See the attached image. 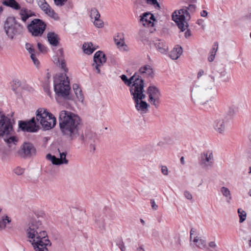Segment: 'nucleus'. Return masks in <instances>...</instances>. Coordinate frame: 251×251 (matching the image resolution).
I'll return each mask as SVG.
<instances>
[{
  "mask_svg": "<svg viewBox=\"0 0 251 251\" xmlns=\"http://www.w3.org/2000/svg\"><path fill=\"white\" fill-rule=\"evenodd\" d=\"M54 89L58 97L69 99L71 87L68 77L66 74H62L54 77Z\"/></svg>",
  "mask_w": 251,
  "mask_h": 251,
  "instance_id": "39448f33",
  "label": "nucleus"
},
{
  "mask_svg": "<svg viewBox=\"0 0 251 251\" xmlns=\"http://www.w3.org/2000/svg\"><path fill=\"white\" fill-rule=\"evenodd\" d=\"M5 32H6V34L11 39H12L14 37V35L15 34L16 30L15 29V26H13L12 27H9V28H4Z\"/></svg>",
  "mask_w": 251,
  "mask_h": 251,
  "instance_id": "4c0bfd02",
  "label": "nucleus"
},
{
  "mask_svg": "<svg viewBox=\"0 0 251 251\" xmlns=\"http://www.w3.org/2000/svg\"><path fill=\"white\" fill-rule=\"evenodd\" d=\"M97 47L94 46L91 42H88L84 43L82 49L85 53L91 54L97 49Z\"/></svg>",
  "mask_w": 251,
  "mask_h": 251,
  "instance_id": "a878e982",
  "label": "nucleus"
},
{
  "mask_svg": "<svg viewBox=\"0 0 251 251\" xmlns=\"http://www.w3.org/2000/svg\"><path fill=\"white\" fill-rule=\"evenodd\" d=\"M13 127L10 120L4 115H0V136L3 138L4 141L11 148V150H14L18 142V138L11 135Z\"/></svg>",
  "mask_w": 251,
  "mask_h": 251,
  "instance_id": "20e7f679",
  "label": "nucleus"
},
{
  "mask_svg": "<svg viewBox=\"0 0 251 251\" xmlns=\"http://www.w3.org/2000/svg\"><path fill=\"white\" fill-rule=\"evenodd\" d=\"M155 21L154 16L150 13H145L141 16L140 21L144 26H153Z\"/></svg>",
  "mask_w": 251,
  "mask_h": 251,
  "instance_id": "aec40b11",
  "label": "nucleus"
},
{
  "mask_svg": "<svg viewBox=\"0 0 251 251\" xmlns=\"http://www.w3.org/2000/svg\"><path fill=\"white\" fill-rule=\"evenodd\" d=\"M36 2L40 9L46 15L55 20L58 19L57 14L50 7L45 0H36Z\"/></svg>",
  "mask_w": 251,
  "mask_h": 251,
  "instance_id": "f8f14e48",
  "label": "nucleus"
},
{
  "mask_svg": "<svg viewBox=\"0 0 251 251\" xmlns=\"http://www.w3.org/2000/svg\"><path fill=\"white\" fill-rule=\"evenodd\" d=\"M161 172L164 175H167L168 173V168L165 166H162L161 167Z\"/></svg>",
  "mask_w": 251,
  "mask_h": 251,
  "instance_id": "3c124183",
  "label": "nucleus"
},
{
  "mask_svg": "<svg viewBox=\"0 0 251 251\" xmlns=\"http://www.w3.org/2000/svg\"><path fill=\"white\" fill-rule=\"evenodd\" d=\"M191 35V31L190 30H187V31L185 32V37L186 38L190 37Z\"/></svg>",
  "mask_w": 251,
  "mask_h": 251,
  "instance_id": "13d9d810",
  "label": "nucleus"
},
{
  "mask_svg": "<svg viewBox=\"0 0 251 251\" xmlns=\"http://www.w3.org/2000/svg\"><path fill=\"white\" fill-rule=\"evenodd\" d=\"M73 89L78 100L83 102L84 98L79 86L77 84H74L73 85Z\"/></svg>",
  "mask_w": 251,
  "mask_h": 251,
  "instance_id": "cd10ccee",
  "label": "nucleus"
},
{
  "mask_svg": "<svg viewBox=\"0 0 251 251\" xmlns=\"http://www.w3.org/2000/svg\"><path fill=\"white\" fill-rule=\"evenodd\" d=\"M151 204L153 210H156L158 208V205L156 204L153 200H151Z\"/></svg>",
  "mask_w": 251,
  "mask_h": 251,
  "instance_id": "864d4df0",
  "label": "nucleus"
},
{
  "mask_svg": "<svg viewBox=\"0 0 251 251\" xmlns=\"http://www.w3.org/2000/svg\"><path fill=\"white\" fill-rule=\"evenodd\" d=\"M207 12L206 10H203L202 11H201V17H205L207 15Z\"/></svg>",
  "mask_w": 251,
  "mask_h": 251,
  "instance_id": "052dcab7",
  "label": "nucleus"
},
{
  "mask_svg": "<svg viewBox=\"0 0 251 251\" xmlns=\"http://www.w3.org/2000/svg\"><path fill=\"white\" fill-rule=\"evenodd\" d=\"M114 41L118 48L122 50H127V47L125 43L124 37L123 34H119L114 38Z\"/></svg>",
  "mask_w": 251,
  "mask_h": 251,
  "instance_id": "4be33fe9",
  "label": "nucleus"
},
{
  "mask_svg": "<svg viewBox=\"0 0 251 251\" xmlns=\"http://www.w3.org/2000/svg\"><path fill=\"white\" fill-rule=\"evenodd\" d=\"M237 213L239 218V223H243L247 218V213L243 209L239 208L237 209Z\"/></svg>",
  "mask_w": 251,
  "mask_h": 251,
  "instance_id": "c9c22d12",
  "label": "nucleus"
},
{
  "mask_svg": "<svg viewBox=\"0 0 251 251\" xmlns=\"http://www.w3.org/2000/svg\"><path fill=\"white\" fill-rule=\"evenodd\" d=\"M226 74V72L225 71H224L221 73V75L222 76H225Z\"/></svg>",
  "mask_w": 251,
  "mask_h": 251,
  "instance_id": "774afa93",
  "label": "nucleus"
},
{
  "mask_svg": "<svg viewBox=\"0 0 251 251\" xmlns=\"http://www.w3.org/2000/svg\"><path fill=\"white\" fill-rule=\"evenodd\" d=\"M208 246L213 249H215L217 248V245L214 241L210 242L208 244Z\"/></svg>",
  "mask_w": 251,
  "mask_h": 251,
  "instance_id": "603ef678",
  "label": "nucleus"
},
{
  "mask_svg": "<svg viewBox=\"0 0 251 251\" xmlns=\"http://www.w3.org/2000/svg\"><path fill=\"white\" fill-rule=\"evenodd\" d=\"M80 122L79 117L74 113L66 110L60 112L59 124L60 130L64 135L71 140L77 136Z\"/></svg>",
  "mask_w": 251,
  "mask_h": 251,
  "instance_id": "f03ea898",
  "label": "nucleus"
},
{
  "mask_svg": "<svg viewBox=\"0 0 251 251\" xmlns=\"http://www.w3.org/2000/svg\"><path fill=\"white\" fill-rule=\"evenodd\" d=\"M139 73L144 77L152 78L154 76L153 70L149 65L142 66L139 70Z\"/></svg>",
  "mask_w": 251,
  "mask_h": 251,
  "instance_id": "412c9836",
  "label": "nucleus"
},
{
  "mask_svg": "<svg viewBox=\"0 0 251 251\" xmlns=\"http://www.w3.org/2000/svg\"><path fill=\"white\" fill-rule=\"evenodd\" d=\"M204 74V72L203 70H200L198 73L197 74V77L198 78H200L201 77L202 75H203Z\"/></svg>",
  "mask_w": 251,
  "mask_h": 251,
  "instance_id": "4d7b16f0",
  "label": "nucleus"
},
{
  "mask_svg": "<svg viewBox=\"0 0 251 251\" xmlns=\"http://www.w3.org/2000/svg\"><path fill=\"white\" fill-rule=\"evenodd\" d=\"M221 192L222 195L226 198V201L230 202L232 199V197L229 190L227 187L223 186L221 189Z\"/></svg>",
  "mask_w": 251,
  "mask_h": 251,
  "instance_id": "473e14b6",
  "label": "nucleus"
},
{
  "mask_svg": "<svg viewBox=\"0 0 251 251\" xmlns=\"http://www.w3.org/2000/svg\"><path fill=\"white\" fill-rule=\"evenodd\" d=\"M47 37L48 42L51 46L56 47L59 44L60 38L58 35L54 32L50 31L48 32Z\"/></svg>",
  "mask_w": 251,
  "mask_h": 251,
  "instance_id": "5701e85b",
  "label": "nucleus"
},
{
  "mask_svg": "<svg viewBox=\"0 0 251 251\" xmlns=\"http://www.w3.org/2000/svg\"><path fill=\"white\" fill-rule=\"evenodd\" d=\"M190 241H192L195 245L200 249H208L205 238L197 236L196 229L194 228L191 229L190 231Z\"/></svg>",
  "mask_w": 251,
  "mask_h": 251,
  "instance_id": "9b49d317",
  "label": "nucleus"
},
{
  "mask_svg": "<svg viewBox=\"0 0 251 251\" xmlns=\"http://www.w3.org/2000/svg\"><path fill=\"white\" fill-rule=\"evenodd\" d=\"M182 53V48L180 45H176L174 48V60L178 59L181 55Z\"/></svg>",
  "mask_w": 251,
  "mask_h": 251,
  "instance_id": "72a5a7b5",
  "label": "nucleus"
},
{
  "mask_svg": "<svg viewBox=\"0 0 251 251\" xmlns=\"http://www.w3.org/2000/svg\"><path fill=\"white\" fill-rule=\"evenodd\" d=\"M11 222V219L7 215H4L0 218V230L5 229L7 225L10 223Z\"/></svg>",
  "mask_w": 251,
  "mask_h": 251,
  "instance_id": "bb28decb",
  "label": "nucleus"
},
{
  "mask_svg": "<svg viewBox=\"0 0 251 251\" xmlns=\"http://www.w3.org/2000/svg\"><path fill=\"white\" fill-rule=\"evenodd\" d=\"M25 48L30 54V57L34 65L38 67L40 65V61L37 57V53H36L35 49L32 45L30 43H26L25 45Z\"/></svg>",
  "mask_w": 251,
  "mask_h": 251,
  "instance_id": "6ab92c4d",
  "label": "nucleus"
},
{
  "mask_svg": "<svg viewBox=\"0 0 251 251\" xmlns=\"http://www.w3.org/2000/svg\"><path fill=\"white\" fill-rule=\"evenodd\" d=\"M20 15L23 21L25 22L29 17V15L27 13V9H21L20 11Z\"/></svg>",
  "mask_w": 251,
  "mask_h": 251,
  "instance_id": "ea45409f",
  "label": "nucleus"
},
{
  "mask_svg": "<svg viewBox=\"0 0 251 251\" xmlns=\"http://www.w3.org/2000/svg\"><path fill=\"white\" fill-rule=\"evenodd\" d=\"M199 164L204 170H209L214 163L213 151L212 150H206L201 153L199 158Z\"/></svg>",
  "mask_w": 251,
  "mask_h": 251,
  "instance_id": "6e6552de",
  "label": "nucleus"
},
{
  "mask_svg": "<svg viewBox=\"0 0 251 251\" xmlns=\"http://www.w3.org/2000/svg\"><path fill=\"white\" fill-rule=\"evenodd\" d=\"M89 145V149L90 151L91 152H94L95 151V143H91L90 144H88Z\"/></svg>",
  "mask_w": 251,
  "mask_h": 251,
  "instance_id": "8fccbe9b",
  "label": "nucleus"
},
{
  "mask_svg": "<svg viewBox=\"0 0 251 251\" xmlns=\"http://www.w3.org/2000/svg\"><path fill=\"white\" fill-rule=\"evenodd\" d=\"M34 0H25V1H26V2L28 3H30V4H32L34 2Z\"/></svg>",
  "mask_w": 251,
  "mask_h": 251,
  "instance_id": "338daca9",
  "label": "nucleus"
},
{
  "mask_svg": "<svg viewBox=\"0 0 251 251\" xmlns=\"http://www.w3.org/2000/svg\"><path fill=\"white\" fill-rule=\"evenodd\" d=\"M246 19L251 20V8L249 9L248 14L246 16Z\"/></svg>",
  "mask_w": 251,
  "mask_h": 251,
  "instance_id": "bf43d9fd",
  "label": "nucleus"
},
{
  "mask_svg": "<svg viewBox=\"0 0 251 251\" xmlns=\"http://www.w3.org/2000/svg\"><path fill=\"white\" fill-rule=\"evenodd\" d=\"M146 2L149 4L152 5L155 8L160 9L161 8L160 4L157 2V0H146Z\"/></svg>",
  "mask_w": 251,
  "mask_h": 251,
  "instance_id": "a19ab883",
  "label": "nucleus"
},
{
  "mask_svg": "<svg viewBox=\"0 0 251 251\" xmlns=\"http://www.w3.org/2000/svg\"><path fill=\"white\" fill-rule=\"evenodd\" d=\"M184 8L187 9L188 13H189V15L191 16V14L194 13L196 11L197 6L194 4H191Z\"/></svg>",
  "mask_w": 251,
  "mask_h": 251,
  "instance_id": "58836bf2",
  "label": "nucleus"
},
{
  "mask_svg": "<svg viewBox=\"0 0 251 251\" xmlns=\"http://www.w3.org/2000/svg\"><path fill=\"white\" fill-rule=\"evenodd\" d=\"M36 120L39 122L44 130L50 129L55 126L56 118L47 109L40 108L36 111Z\"/></svg>",
  "mask_w": 251,
  "mask_h": 251,
  "instance_id": "423d86ee",
  "label": "nucleus"
},
{
  "mask_svg": "<svg viewBox=\"0 0 251 251\" xmlns=\"http://www.w3.org/2000/svg\"><path fill=\"white\" fill-rule=\"evenodd\" d=\"M25 230L28 241L35 251H49L48 247L51 246V243L40 221L31 220Z\"/></svg>",
  "mask_w": 251,
  "mask_h": 251,
  "instance_id": "f257e3e1",
  "label": "nucleus"
},
{
  "mask_svg": "<svg viewBox=\"0 0 251 251\" xmlns=\"http://www.w3.org/2000/svg\"><path fill=\"white\" fill-rule=\"evenodd\" d=\"M97 139L96 135L93 133H88L86 135L85 140L84 137L83 136L82 137V140L85 142L87 144H90L91 143H95Z\"/></svg>",
  "mask_w": 251,
  "mask_h": 251,
  "instance_id": "c756f323",
  "label": "nucleus"
},
{
  "mask_svg": "<svg viewBox=\"0 0 251 251\" xmlns=\"http://www.w3.org/2000/svg\"><path fill=\"white\" fill-rule=\"evenodd\" d=\"M37 46L39 50L42 52H45L47 51V48L43 45L40 43L37 44Z\"/></svg>",
  "mask_w": 251,
  "mask_h": 251,
  "instance_id": "49530a36",
  "label": "nucleus"
},
{
  "mask_svg": "<svg viewBox=\"0 0 251 251\" xmlns=\"http://www.w3.org/2000/svg\"><path fill=\"white\" fill-rule=\"evenodd\" d=\"M15 18L13 17H9L6 20L4 24V28H9L15 26Z\"/></svg>",
  "mask_w": 251,
  "mask_h": 251,
  "instance_id": "f704fd0d",
  "label": "nucleus"
},
{
  "mask_svg": "<svg viewBox=\"0 0 251 251\" xmlns=\"http://www.w3.org/2000/svg\"><path fill=\"white\" fill-rule=\"evenodd\" d=\"M96 225L98 228L100 230L105 228V219L103 216H100L96 219Z\"/></svg>",
  "mask_w": 251,
  "mask_h": 251,
  "instance_id": "2f4dec72",
  "label": "nucleus"
},
{
  "mask_svg": "<svg viewBox=\"0 0 251 251\" xmlns=\"http://www.w3.org/2000/svg\"><path fill=\"white\" fill-rule=\"evenodd\" d=\"M19 126L22 130L29 132H36L39 129V126L36 124L34 118L28 122L20 121Z\"/></svg>",
  "mask_w": 251,
  "mask_h": 251,
  "instance_id": "ddd939ff",
  "label": "nucleus"
},
{
  "mask_svg": "<svg viewBox=\"0 0 251 251\" xmlns=\"http://www.w3.org/2000/svg\"><path fill=\"white\" fill-rule=\"evenodd\" d=\"M180 163L182 165H184L185 162V160H184V157L183 156H182L181 158H180Z\"/></svg>",
  "mask_w": 251,
  "mask_h": 251,
  "instance_id": "e2e57ef3",
  "label": "nucleus"
},
{
  "mask_svg": "<svg viewBox=\"0 0 251 251\" xmlns=\"http://www.w3.org/2000/svg\"><path fill=\"white\" fill-rule=\"evenodd\" d=\"M21 85V82L19 80L16 79H14L12 82V89L13 90L15 91L17 87L20 86Z\"/></svg>",
  "mask_w": 251,
  "mask_h": 251,
  "instance_id": "37998d69",
  "label": "nucleus"
},
{
  "mask_svg": "<svg viewBox=\"0 0 251 251\" xmlns=\"http://www.w3.org/2000/svg\"><path fill=\"white\" fill-rule=\"evenodd\" d=\"M134 84L130 86V92L133 97L137 110L142 113H145L147 110L148 104L143 100L146 98L144 92V81L138 80Z\"/></svg>",
  "mask_w": 251,
  "mask_h": 251,
  "instance_id": "7ed1b4c3",
  "label": "nucleus"
},
{
  "mask_svg": "<svg viewBox=\"0 0 251 251\" xmlns=\"http://www.w3.org/2000/svg\"><path fill=\"white\" fill-rule=\"evenodd\" d=\"M149 101L151 105L158 108L160 103L161 93L159 89L155 86H150L147 89Z\"/></svg>",
  "mask_w": 251,
  "mask_h": 251,
  "instance_id": "9d476101",
  "label": "nucleus"
},
{
  "mask_svg": "<svg viewBox=\"0 0 251 251\" xmlns=\"http://www.w3.org/2000/svg\"><path fill=\"white\" fill-rule=\"evenodd\" d=\"M89 16L94 25L98 28L103 26V22L100 19V14L98 9L95 7L91 8L89 11Z\"/></svg>",
  "mask_w": 251,
  "mask_h": 251,
  "instance_id": "dca6fc26",
  "label": "nucleus"
},
{
  "mask_svg": "<svg viewBox=\"0 0 251 251\" xmlns=\"http://www.w3.org/2000/svg\"><path fill=\"white\" fill-rule=\"evenodd\" d=\"M67 0H54V3L57 6H61L64 5Z\"/></svg>",
  "mask_w": 251,
  "mask_h": 251,
  "instance_id": "de8ad7c7",
  "label": "nucleus"
},
{
  "mask_svg": "<svg viewBox=\"0 0 251 251\" xmlns=\"http://www.w3.org/2000/svg\"><path fill=\"white\" fill-rule=\"evenodd\" d=\"M43 87L45 91L47 93L48 95L50 96V91L49 82L48 80L47 81L45 84H44Z\"/></svg>",
  "mask_w": 251,
  "mask_h": 251,
  "instance_id": "c03bdc74",
  "label": "nucleus"
},
{
  "mask_svg": "<svg viewBox=\"0 0 251 251\" xmlns=\"http://www.w3.org/2000/svg\"><path fill=\"white\" fill-rule=\"evenodd\" d=\"M212 126L217 133L224 134L226 131V121L223 117L217 118L213 121Z\"/></svg>",
  "mask_w": 251,
  "mask_h": 251,
  "instance_id": "2eb2a0df",
  "label": "nucleus"
},
{
  "mask_svg": "<svg viewBox=\"0 0 251 251\" xmlns=\"http://www.w3.org/2000/svg\"><path fill=\"white\" fill-rule=\"evenodd\" d=\"M46 27V24L39 19H34L27 26L28 31L34 36H42Z\"/></svg>",
  "mask_w": 251,
  "mask_h": 251,
  "instance_id": "1a4fd4ad",
  "label": "nucleus"
},
{
  "mask_svg": "<svg viewBox=\"0 0 251 251\" xmlns=\"http://www.w3.org/2000/svg\"><path fill=\"white\" fill-rule=\"evenodd\" d=\"M53 59L54 62L57 65H58L60 67H61L65 72H67L68 69L66 68V63L62 57L59 58L57 56H55L54 57Z\"/></svg>",
  "mask_w": 251,
  "mask_h": 251,
  "instance_id": "7c9ffc66",
  "label": "nucleus"
},
{
  "mask_svg": "<svg viewBox=\"0 0 251 251\" xmlns=\"http://www.w3.org/2000/svg\"><path fill=\"white\" fill-rule=\"evenodd\" d=\"M119 248L121 251H126V248L123 242H121L119 244Z\"/></svg>",
  "mask_w": 251,
  "mask_h": 251,
  "instance_id": "6e6d98bb",
  "label": "nucleus"
},
{
  "mask_svg": "<svg viewBox=\"0 0 251 251\" xmlns=\"http://www.w3.org/2000/svg\"><path fill=\"white\" fill-rule=\"evenodd\" d=\"M154 45L156 50L161 53H166L168 50V45L161 40H155Z\"/></svg>",
  "mask_w": 251,
  "mask_h": 251,
  "instance_id": "b1692460",
  "label": "nucleus"
},
{
  "mask_svg": "<svg viewBox=\"0 0 251 251\" xmlns=\"http://www.w3.org/2000/svg\"><path fill=\"white\" fill-rule=\"evenodd\" d=\"M191 16L187 9H180L174 12V21L176 24L178 28L181 31H184L188 28L187 20H190Z\"/></svg>",
  "mask_w": 251,
  "mask_h": 251,
  "instance_id": "0eeeda50",
  "label": "nucleus"
},
{
  "mask_svg": "<svg viewBox=\"0 0 251 251\" xmlns=\"http://www.w3.org/2000/svg\"><path fill=\"white\" fill-rule=\"evenodd\" d=\"M19 153L23 157L31 156L35 154V149L32 144L25 143L21 147V149L19 151Z\"/></svg>",
  "mask_w": 251,
  "mask_h": 251,
  "instance_id": "a211bd4d",
  "label": "nucleus"
},
{
  "mask_svg": "<svg viewBox=\"0 0 251 251\" xmlns=\"http://www.w3.org/2000/svg\"><path fill=\"white\" fill-rule=\"evenodd\" d=\"M58 53L60 54V56H62L63 55V50L62 49H60L58 50Z\"/></svg>",
  "mask_w": 251,
  "mask_h": 251,
  "instance_id": "0e129e2a",
  "label": "nucleus"
},
{
  "mask_svg": "<svg viewBox=\"0 0 251 251\" xmlns=\"http://www.w3.org/2000/svg\"><path fill=\"white\" fill-rule=\"evenodd\" d=\"M13 172L16 175L20 176L24 173L25 169L21 168V167L17 166L14 169Z\"/></svg>",
  "mask_w": 251,
  "mask_h": 251,
  "instance_id": "79ce46f5",
  "label": "nucleus"
},
{
  "mask_svg": "<svg viewBox=\"0 0 251 251\" xmlns=\"http://www.w3.org/2000/svg\"><path fill=\"white\" fill-rule=\"evenodd\" d=\"M106 60L105 55L103 52L98 51L95 53L92 66L97 70L98 73H100V67L103 65L106 62Z\"/></svg>",
  "mask_w": 251,
  "mask_h": 251,
  "instance_id": "4468645a",
  "label": "nucleus"
},
{
  "mask_svg": "<svg viewBox=\"0 0 251 251\" xmlns=\"http://www.w3.org/2000/svg\"><path fill=\"white\" fill-rule=\"evenodd\" d=\"M8 152L7 151H4L3 150L2 147H0V155L4 157L5 156L8 155Z\"/></svg>",
  "mask_w": 251,
  "mask_h": 251,
  "instance_id": "5fc2aeb1",
  "label": "nucleus"
},
{
  "mask_svg": "<svg viewBox=\"0 0 251 251\" xmlns=\"http://www.w3.org/2000/svg\"><path fill=\"white\" fill-rule=\"evenodd\" d=\"M2 3L4 5L10 7L15 10L20 9L19 4L15 0H4Z\"/></svg>",
  "mask_w": 251,
  "mask_h": 251,
  "instance_id": "c85d7f7f",
  "label": "nucleus"
},
{
  "mask_svg": "<svg viewBox=\"0 0 251 251\" xmlns=\"http://www.w3.org/2000/svg\"><path fill=\"white\" fill-rule=\"evenodd\" d=\"M59 152L60 158H57L54 155H52L50 154L47 155V158L50 161L51 163L56 165H60L62 164H67L68 160L66 159V153L64 152H60V150L58 149Z\"/></svg>",
  "mask_w": 251,
  "mask_h": 251,
  "instance_id": "f3484780",
  "label": "nucleus"
},
{
  "mask_svg": "<svg viewBox=\"0 0 251 251\" xmlns=\"http://www.w3.org/2000/svg\"><path fill=\"white\" fill-rule=\"evenodd\" d=\"M218 48V44L215 43L214 45L213 46V48L210 51V54L208 57V60L209 62L213 61L215 57V55L216 53V52L217 51Z\"/></svg>",
  "mask_w": 251,
  "mask_h": 251,
  "instance_id": "e433bc0d",
  "label": "nucleus"
},
{
  "mask_svg": "<svg viewBox=\"0 0 251 251\" xmlns=\"http://www.w3.org/2000/svg\"><path fill=\"white\" fill-rule=\"evenodd\" d=\"M196 23L201 27L202 29H204L205 25L204 24V21L202 19H199L197 20Z\"/></svg>",
  "mask_w": 251,
  "mask_h": 251,
  "instance_id": "09e8293b",
  "label": "nucleus"
},
{
  "mask_svg": "<svg viewBox=\"0 0 251 251\" xmlns=\"http://www.w3.org/2000/svg\"><path fill=\"white\" fill-rule=\"evenodd\" d=\"M137 251H145V250L142 247H140L137 248Z\"/></svg>",
  "mask_w": 251,
  "mask_h": 251,
  "instance_id": "69168bd1",
  "label": "nucleus"
},
{
  "mask_svg": "<svg viewBox=\"0 0 251 251\" xmlns=\"http://www.w3.org/2000/svg\"><path fill=\"white\" fill-rule=\"evenodd\" d=\"M184 196L185 198L190 201L193 200V196L191 192L188 191H185L184 192Z\"/></svg>",
  "mask_w": 251,
  "mask_h": 251,
  "instance_id": "a18cd8bd",
  "label": "nucleus"
},
{
  "mask_svg": "<svg viewBox=\"0 0 251 251\" xmlns=\"http://www.w3.org/2000/svg\"><path fill=\"white\" fill-rule=\"evenodd\" d=\"M120 77L121 79L123 81V82L125 83V84L130 86V85L133 83V84H135L136 81L138 80H141L142 81H144L142 78H141L139 75H136V74H135L134 75L131 76L130 78H128L127 76L125 75H122L120 76Z\"/></svg>",
  "mask_w": 251,
  "mask_h": 251,
  "instance_id": "393cba45",
  "label": "nucleus"
},
{
  "mask_svg": "<svg viewBox=\"0 0 251 251\" xmlns=\"http://www.w3.org/2000/svg\"><path fill=\"white\" fill-rule=\"evenodd\" d=\"M247 245L249 248H251V237H250L247 241Z\"/></svg>",
  "mask_w": 251,
  "mask_h": 251,
  "instance_id": "680f3d73",
  "label": "nucleus"
}]
</instances>
